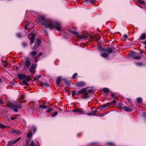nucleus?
<instances>
[{"label": "nucleus", "mask_w": 146, "mask_h": 146, "mask_svg": "<svg viewBox=\"0 0 146 146\" xmlns=\"http://www.w3.org/2000/svg\"><path fill=\"white\" fill-rule=\"evenodd\" d=\"M35 35L33 33L29 34L28 35L29 38L30 40L31 44H33L35 38Z\"/></svg>", "instance_id": "nucleus-6"}, {"label": "nucleus", "mask_w": 146, "mask_h": 146, "mask_svg": "<svg viewBox=\"0 0 146 146\" xmlns=\"http://www.w3.org/2000/svg\"><path fill=\"white\" fill-rule=\"evenodd\" d=\"M103 91L107 93L110 90L107 88H104L103 89Z\"/></svg>", "instance_id": "nucleus-27"}, {"label": "nucleus", "mask_w": 146, "mask_h": 146, "mask_svg": "<svg viewBox=\"0 0 146 146\" xmlns=\"http://www.w3.org/2000/svg\"><path fill=\"white\" fill-rule=\"evenodd\" d=\"M109 106V104L106 103L104 104L101 106V108H105Z\"/></svg>", "instance_id": "nucleus-25"}, {"label": "nucleus", "mask_w": 146, "mask_h": 146, "mask_svg": "<svg viewBox=\"0 0 146 146\" xmlns=\"http://www.w3.org/2000/svg\"><path fill=\"white\" fill-rule=\"evenodd\" d=\"M39 106L40 108H42L44 109H46L47 108V106L46 105H39Z\"/></svg>", "instance_id": "nucleus-20"}, {"label": "nucleus", "mask_w": 146, "mask_h": 146, "mask_svg": "<svg viewBox=\"0 0 146 146\" xmlns=\"http://www.w3.org/2000/svg\"><path fill=\"white\" fill-rule=\"evenodd\" d=\"M112 102L113 104H115L116 102V101L115 100H114Z\"/></svg>", "instance_id": "nucleus-54"}, {"label": "nucleus", "mask_w": 146, "mask_h": 146, "mask_svg": "<svg viewBox=\"0 0 146 146\" xmlns=\"http://www.w3.org/2000/svg\"><path fill=\"white\" fill-rule=\"evenodd\" d=\"M63 80L66 85H68L69 84L70 82H68L66 79L64 78L63 79Z\"/></svg>", "instance_id": "nucleus-30"}, {"label": "nucleus", "mask_w": 146, "mask_h": 146, "mask_svg": "<svg viewBox=\"0 0 146 146\" xmlns=\"http://www.w3.org/2000/svg\"><path fill=\"white\" fill-rule=\"evenodd\" d=\"M86 85V83L84 82L81 81L77 83L76 86L77 87H82Z\"/></svg>", "instance_id": "nucleus-10"}, {"label": "nucleus", "mask_w": 146, "mask_h": 146, "mask_svg": "<svg viewBox=\"0 0 146 146\" xmlns=\"http://www.w3.org/2000/svg\"><path fill=\"white\" fill-rule=\"evenodd\" d=\"M11 144H10L8 142V143L7 146H11Z\"/></svg>", "instance_id": "nucleus-55"}, {"label": "nucleus", "mask_w": 146, "mask_h": 146, "mask_svg": "<svg viewBox=\"0 0 146 146\" xmlns=\"http://www.w3.org/2000/svg\"><path fill=\"white\" fill-rule=\"evenodd\" d=\"M23 45L25 47L27 45V43H23Z\"/></svg>", "instance_id": "nucleus-49"}, {"label": "nucleus", "mask_w": 146, "mask_h": 146, "mask_svg": "<svg viewBox=\"0 0 146 146\" xmlns=\"http://www.w3.org/2000/svg\"><path fill=\"white\" fill-rule=\"evenodd\" d=\"M97 111L96 110H93L90 113H88L86 114L88 115H95Z\"/></svg>", "instance_id": "nucleus-13"}, {"label": "nucleus", "mask_w": 146, "mask_h": 146, "mask_svg": "<svg viewBox=\"0 0 146 146\" xmlns=\"http://www.w3.org/2000/svg\"><path fill=\"white\" fill-rule=\"evenodd\" d=\"M73 112L75 113H79L80 114H84L85 112L82 109L78 108L72 111Z\"/></svg>", "instance_id": "nucleus-7"}, {"label": "nucleus", "mask_w": 146, "mask_h": 146, "mask_svg": "<svg viewBox=\"0 0 146 146\" xmlns=\"http://www.w3.org/2000/svg\"><path fill=\"white\" fill-rule=\"evenodd\" d=\"M115 50V48L114 47H108L106 49H103L104 51H107L109 53H111Z\"/></svg>", "instance_id": "nucleus-8"}, {"label": "nucleus", "mask_w": 146, "mask_h": 146, "mask_svg": "<svg viewBox=\"0 0 146 146\" xmlns=\"http://www.w3.org/2000/svg\"><path fill=\"white\" fill-rule=\"evenodd\" d=\"M32 136V133L31 132H29L28 133L27 135V137L28 138H30Z\"/></svg>", "instance_id": "nucleus-33"}, {"label": "nucleus", "mask_w": 146, "mask_h": 146, "mask_svg": "<svg viewBox=\"0 0 146 146\" xmlns=\"http://www.w3.org/2000/svg\"><path fill=\"white\" fill-rule=\"evenodd\" d=\"M39 21L42 23V25H44L46 28H49L50 30L56 29L59 31L61 29L60 23L57 22L50 23L49 20L43 16H41L39 18Z\"/></svg>", "instance_id": "nucleus-1"}, {"label": "nucleus", "mask_w": 146, "mask_h": 146, "mask_svg": "<svg viewBox=\"0 0 146 146\" xmlns=\"http://www.w3.org/2000/svg\"><path fill=\"white\" fill-rule=\"evenodd\" d=\"M21 34L20 33H18L17 34V36L19 38H21Z\"/></svg>", "instance_id": "nucleus-42"}, {"label": "nucleus", "mask_w": 146, "mask_h": 146, "mask_svg": "<svg viewBox=\"0 0 146 146\" xmlns=\"http://www.w3.org/2000/svg\"><path fill=\"white\" fill-rule=\"evenodd\" d=\"M78 75V74L77 73H74L72 76V78L73 79H75L76 77Z\"/></svg>", "instance_id": "nucleus-34"}, {"label": "nucleus", "mask_w": 146, "mask_h": 146, "mask_svg": "<svg viewBox=\"0 0 146 146\" xmlns=\"http://www.w3.org/2000/svg\"><path fill=\"white\" fill-rule=\"evenodd\" d=\"M53 108H49L46 111V112L47 113H49L53 110Z\"/></svg>", "instance_id": "nucleus-39"}, {"label": "nucleus", "mask_w": 146, "mask_h": 146, "mask_svg": "<svg viewBox=\"0 0 146 146\" xmlns=\"http://www.w3.org/2000/svg\"><path fill=\"white\" fill-rule=\"evenodd\" d=\"M26 75L25 74H18L17 77L23 80L26 77Z\"/></svg>", "instance_id": "nucleus-15"}, {"label": "nucleus", "mask_w": 146, "mask_h": 146, "mask_svg": "<svg viewBox=\"0 0 146 146\" xmlns=\"http://www.w3.org/2000/svg\"><path fill=\"white\" fill-rule=\"evenodd\" d=\"M145 49L146 50V45H145Z\"/></svg>", "instance_id": "nucleus-63"}, {"label": "nucleus", "mask_w": 146, "mask_h": 146, "mask_svg": "<svg viewBox=\"0 0 146 146\" xmlns=\"http://www.w3.org/2000/svg\"><path fill=\"white\" fill-rule=\"evenodd\" d=\"M69 31L70 32L76 35L77 37L79 38H81V39L86 40L89 38H91L90 36L88 34L85 35L84 36H83L82 35H79L78 33L75 31H73L70 30H69Z\"/></svg>", "instance_id": "nucleus-4"}, {"label": "nucleus", "mask_w": 146, "mask_h": 146, "mask_svg": "<svg viewBox=\"0 0 146 146\" xmlns=\"http://www.w3.org/2000/svg\"><path fill=\"white\" fill-rule=\"evenodd\" d=\"M89 0H84V1L86 2H87Z\"/></svg>", "instance_id": "nucleus-61"}, {"label": "nucleus", "mask_w": 146, "mask_h": 146, "mask_svg": "<svg viewBox=\"0 0 146 146\" xmlns=\"http://www.w3.org/2000/svg\"><path fill=\"white\" fill-rule=\"evenodd\" d=\"M44 32L47 35H48V32L46 30H45V29H44Z\"/></svg>", "instance_id": "nucleus-46"}, {"label": "nucleus", "mask_w": 146, "mask_h": 146, "mask_svg": "<svg viewBox=\"0 0 146 146\" xmlns=\"http://www.w3.org/2000/svg\"><path fill=\"white\" fill-rule=\"evenodd\" d=\"M25 146H36L35 145L34 142L33 141H32L29 145V143L28 141H27L26 144Z\"/></svg>", "instance_id": "nucleus-17"}, {"label": "nucleus", "mask_w": 146, "mask_h": 146, "mask_svg": "<svg viewBox=\"0 0 146 146\" xmlns=\"http://www.w3.org/2000/svg\"><path fill=\"white\" fill-rule=\"evenodd\" d=\"M61 81V78L60 77H58L56 80V83L57 84H59Z\"/></svg>", "instance_id": "nucleus-19"}, {"label": "nucleus", "mask_w": 146, "mask_h": 146, "mask_svg": "<svg viewBox=\"0 0 146 146\" xmlns=\"http://www.w3.org/2000/svg\"><path fill=\"white\" fill-rule=\"evenodd\" d=\"M33 69H32L31 68H30L29 69L30 71L32 73H33L34 72V71L33 70Z\"/></svg>", "instance_id": "nucleus-45"}, {"label": "nucleus", "mask_w": 146, "mask_h": 146, "mask_svg": "<svg viewBox=\"0 0 146 146\" xmlns=\"http://www.w3.org/2000/svg\"><path fill=\"white\" fill-rule=\"evenodd\" d=\"M123 37L124 38H128L127 36L126 35H123Z\"/></svg>", "instance_id": "nucleus-47"}, {"label": "nucleus", "mask_w": 146, "mask_h": 146, "mask_svg": "<svg viewBox=\"0 0 146 146\" xmlns=\"http://www.w3.org/2000/svg\"><path fill=\"white\" fill-rule=\"evenodd\" d=\"M146 36L145 33H142L139 38V40H144L146 38Z\"/></svg>", "instance_id": "nucleus-16"}, {"label": "nucleus", "mask_w": 146, "mask_h": 146, "mask_svg": "<svg viewBox=\"0 0 146 146\" xmlns=\"http://www.w3.org/2000/svg\"><path fill=\"white\" fill-rule=\"evenodd\" d=\"M2 81V80L1 78H0V82H1Z\"/></svg>", "instance_id": "nucleus-62"}, {"label": "nucleus", "mask_w": 146, "mask_h": 146, "mask_svg": "<svg viewBox=\"0 0 146 146\" xmlns=\"http://www.w3.org/2000/svg\"><path fill=\"white\" fill-rule=\"evenodd\" d=\"M141 58V57L139 56H137L135 57H134L133 58V59H140Z\"/></svg>", "instance_id": "nucleus-35"}, {"label": "nucleus", "mask_w": 146, "mask_h": 146, "mask_svg": "<svg viewBox=\"0 0 146 146\" xmlns=\"http://www.w3.org/2000/svg\"><path fill=\"white\" fill-rule=\"evenodd\" d=\"M43 54V53L42 52H40L37 55V56L38 57L41 56Z\"/></svg>", "instance_id": "nucleus-44"}, {"label": "nucleus", "mask_w": 146, "mask_h": 146, "mask_svg": "<svg viewBox=\"0 0 146 146\" xmlns=\"http://www.w3.org/2000/svg\"><path fill=\"white\" fill-rule=\"evenodd\" d=\"M37 52L35 50H34L31 52V55L33 56H35L37 54Z\"/></svg>", "instance_id": "nucleus-31"}, {"label": "nucleus", "mask_w": 146, "mask_h": 146, "mask_svg": "<svg viewBox=\"0 0 146 146\" xmlns=\"http://www.w3.org/2000/svg\"><path fill=\"white\" fill-rule=\"evenodd\" d=\"M108 56V54L105 52L102 53L101 54V56L104 58L107 57Z\"/></svg>", "instance_id": "nucleus-22"}, {"label": "nucleus", "mask_w": 146, "mask_h": 146, "mask_svg": "<svg viewBox=\"0 0 146 146\" xmlns=\"http://www.w3.org/2000/svg\"><path fill=\"white\" fill-rule=\"evenodd\" d=\"M57 114H58V112L57 111H56L54 113H53V114H52L51 115V116L52 117H54V116H56V115H57Z\"/></svg>", "instance_id": "nucleus-40"}, {"label": "nucleus", "mask_w": 146, "mask_h": 146, "mask_svg": "<svg viewBox=\"0 0 146 146\" xmlns=\"http://www.w3.org/2000/svg\"><path fill=\"white\" fill-rule=\"evenodd\" d=\"M31 78L29 76H27L23 80V82L26 86H28V84L27 83L31 80Z\"/></svg>", "instance_id": "nucleus-9"}, {"label": "nucleus", "mask_w": 146, "mask_h": 146, "mask_svg": "<svg viewBox=\"0 0 146 146\" xmlns=\"http://www.w3.org/2000/svg\"><path fill=\"white\" fill-rule=\"evenodd\" d=\"M25 29H27V27L26 26V25H25Z\"/></svg>", "instance_id": "nucleus-57"}, {"label": "nucleus", "mask_w": 146, "mask_h": 146, "mask_svg": "<svg viewBox=\"0 0 146 146\" xmlns=\"http://www.w3.org/2000/svg\"><path fill=\"white\" fill-rule=\"evenodd\" d=\"M111 95L113 96V97H114V95L113 94H111Z\"/></svg>", "instance_id": "nucleus-60"}, {"label": "nucleus", "mask_w": 146, "mask_h": 146, "mask_svg": "<svg viewBox=\"0 0 146 146\" xmlns=\"http://www.w3.org/2000/svg\"><path fill=\"white\" fill-rule=\"evenodd\" d=\"M7 106L10 107L12 110H13L15 112L18 111V108L21 109L22 107V106L21 104L17 103H10Z\"/></svg>", "instance_id": "nucleus-3"}, {"label": "nucleus", "mask_w": 146, "mask_h": 146, "mask_svg": "<svg viewBox=\"0 0 146 146\" xmlns=\"http://www.w3.org/2000/svg\"><path fill=\"white\" fill-rule=\"evenodd\" d=\"M140 3L142 4L143 5H145V2L144 1H142L141 0H137Z\"/></svg>", "instance_id": "nucleus-32"}, {"label": "nucleus", "mask_w": 146, "mask_h": 146, "mask_svg": "<svg viewBox=\"0 0 146 146\" xmlns=\"http://www.w3.org/2000/svg\"><path fill=\"white\" fill-rule=\"evenodd\" d=\"M36 65L33 64L31 66L30 68L32 69H35L36 68Z\"/></svg>", "instance_id": "nucleus-38"}, {"label": "nucleus", "mask_w": 146, "mask_h": 146, "mask_svg": "<svg viewBox=\"0 0 146 146\" xmlns=\"http://www.w3.org/2000/svg\"><path fill=\"white\" fill-rule=\"evenodd\" d=\"M21 99H23L24 98V96L23 95H22L21 96Z\"/></svg>", "instance_id": "nucleus-51"}, {"label": "nucleus", "mask_w": 146, "mask_h": 146, "mask_svg": "<svg viewBox=\"0 0 146 146\" xmlns=\"http://www.w3.org/2000/svg\"><path fill=\"white\" fill-rule=\"evenodd\" d=\"M135 52H132L131 55H134L135 54Z\"/></svg>", "instance_id": "nucleus-52"}, {"label": "nucleus", "mask_w": 146, "mask_h": 146, "mask_svg": "<svg viewBox=\"0 0 146 146\" xmlns=\"http://www.w3.org/2000/svg\"><path fill=\"white\" fill-rule=\"evenodd\" d=\"M21 138L19 137L16 139H15L13 141H8V142L10 144H14L16 143L18 141L20 140Z\"/></svg>", "instance_id": "nucleus-12"}, {"label": "nucleus", "mask_w": 146, "mask_h": 146, "mask_svg": "<svg viewBox=\"0 0 146 146\" xmlns=\"http://www.w3.org/2000/svg\"><path fill=\"white\" fill-rule=\"evenodd\" d=\"M31 63L30 59L29 57H26L25 58V66L24 68H28L29 67L31 64Z\"/></svg>", "instance_id": "nucleus-5"}, {"label": "nucleus", "mask_w": 146, "mask_h": 146, "mask_svg": "<svg viewBox=\"0 0 146 146\" xmlns=\"http://www.w3.org/2000/svg\"><path fill=\"white\" fill-rule=\"evenodd\" d=\"M36 131V128L35 126H33V131L34 133H35Z\"/></svg>", "instance_id": "nucleus-29"}, {"label": "nucleus", "mask_w": 146, "mask_h": 146, "mask_svg": "<svg viewBox=\"0 0 146 146\" xmlns=\"http://www.w3.org/2000/svg\"><path fill=\"white\" fill-rule=\"evenodd\" d=\"M143 116L145 118H146V113H145L143 114Z\"/></svg>", "instance_id": "nucleus-50"}, {"label": "nucleus", "mask_w": 146, "mask_h": 146, "mask_svg": "<svg viewBox=\"0 0 146 146\" xmlns=\"http://www.w3.org/2000/svg\"><path fill=\"white\" fill-rule=\"evenodd\" d=\"M143 43L145 44H146V40Z\"/></svg>", "instance_id": "nucleus-56"}, {"label": "nucleus", "mask_w": 146, "mask_h": 146, "mask_svg": "<svg viewBox=\"0 0 146 146\" xmlns=\"http://www.w3.org/2000/svg\"><path fill=\"white\" fill-rule=\"evenodd\" d=\"M9 127L7 126L4 125L2 123H0V127L2 128H5L6 127Z\"/></svg>", "instance_id": "nucleus-24"}, {"label": "nucleus", "mask_w": 146, "mask_h": 146, "mask_svg": "<svg viewBox=\"0 0 146 146\" xmlns=\"http://www.w3.org/2000/svg\"><path fill=\"white\" fill-rule=\"evenodd\" d=\"M106 145L109 146H114V144L111 142H108L106 143Z\"/></svg>", "instance_id": "nucleus-21"}, {"label": "nucleus", "mask_w": 146, "mask_h": 146, "mask_svg": "<svg viewBox=\"0 0 146 146\" xmlns=\"http://www.w3.org/2000/svg\"><path fill=\"white\" fill-rule=\"evenodd\" d=\"M39 59V57H38V56H35V61L36 62H37Z\"/></svg>", "instance_id": "nucleus-37"}, {"label": "nucleus", "mask_w": 146, "mask_h": 146, "mask_svg": "<svg viewBox=\"0 0 146 146\" xmlns=\"http://www.w3.org/2000/svg\"><path fill=\"white\" fill-rule=\"evenodd\" d=\"M41 76L39 75L36 76L34 78V79L35 80H37L40 78Z\"/></svg>", "instance_id": "nucleus-26"}, {"label": "nucleus", "mask_w": 146, "mask_h": 146, "mask_svg": "<svg viewBox=\"0 0 146 146\" xmlns=\"http://www.w3.org/2000/svg\"><path fill=\"white\" fill-rule=\"evenodd\" d=\"M3 102L2 100L0 98V104H3Z\"/></svg>", "instance_id": "nucleus-53"}, {"label": "nucleus", "mask_w": 146, "mask_h": 146, "mask_svg": "<svg viewBox=\"0 0 146 146\" xmlns=\"http://www.w3.org/2000/svg\"><path fill=\"white\" fill-rule=\"evenodd\" d=\"M72 96H74L76 94V92L75 91H72Z\"/></svg>", "instance_id": "nucleus-41"}, {"label": "nucleus", "mask_w": 146, "mask_h": 146, "mask_svg": "<svg viewBox=\"0 0 146 146\" xmlns=\"http://www.w3.org/2000/svg\"><path fill=\"white\" fill-rule=\"evenodd\" d=\"M12 132L13 133H15L16 135H20L21 134V132L18 129L13 130L12 131Z\"/></svg>", "instance_id": "nucleus-14"}, {"label": "nucleus", "mask_w": 146, "mask_h": 146, "mask_svg": "<svg viewBox=\"0 0 146 146\" xmlns=\"http://www.w3.org/2000/svg\"><path fill=\"white\" fill-rule=\"evenodd\" d=\"M88 87L83 88L81 90L77 91L76 94L78 95L80 94H83V98H88L91 94L94 93L93 91L92 90H87Z\"/></svg>", "instance_id": "nucleus-2"}, {"label": "nucleus", "mask_w": 146, "mask_h": 146, "mask_svg": "<svg viewBox=\"0 0 146 146\" xmlns=\"http://www.w3.org/2000/svg\"><path fill=\"white\" fill-rule=\"evenodd\" d=\"M3 64L5 67H6V66H5V65H7L8 64L6 63L5 62L4 63H3Z\"/></svg>", "instance_id": "nucleus-48"}, {"label": "nucleus", "mask_w": 146, "mask_h": 146, "mask_svg": "<svg viewBox=\"0 0 146 146\" xmlns=\"http://www.w3.org/2000/svg\"><path fill=\"white\" fill-rule=\"evenodd\" d=\"M119 108L121 109H122L123 108L122 107H119Z\"/></svg>", "instance_id": "nucleus-59"}, {"label": "nucleus", "mask_w": 146, "mask_h": 146, "mask_svg": "<svg viewBox=\"0 0 146 146\" xmlns=\"http://www.w3.org/2000/svg\"><path fill=\"white\" fill-rule=\"evenodd\" d=\"M95 143H91V144H95Z\"/></svg>", "instance_id": "nucleus-64"}, {"label": "nucleus", "mask_w": 146, "mask_h": 146, "mask_svg": "<svg viewBox=\"0 0 146 146\" xmlns=\"http://www.w3.org/2000/svg\"><path fill=\"white\" fill-rule=\"evenodd\" d=\"M10 118L11 119V120H13L16 119L17 118V117H15V116H14L13 117H10Z\"/></svg>", "instance_id": "nucleus-43"}, {"label": "nucleus", "mask_w": 146, "mask_h": 146, "mask_svg": "<svg viewBox=\"0 0 146 146\" xmlns=\"http://www.w3.org/2000/svg\"><path fill=\"white\" fill-rule=\"evenodd\" d=\"M135 65L136 66H141L142 65V63H141H141L137 62L135 64Z\"/></svg>", "instance_id": "nucleus-36"}, {"label": "nucleus", "mask_w": 146, "mask_h": 146, "mask_svg": "<svg viewBox=\"0 0 146 146\" xmlns=\"http://www.w3.org/2000/svg\"><path fill=\"white\" fill-rule=\"evenodd\" d=\"M42 84L44 87H48L49 86V84L48 83L45 82L42 83Z\"/></svg>", "instance_id": "nucleus-28"}, {"label": "nucleus", "mask_w": 146, "mask_h": 146, "mask_svg": "<svg viewBox=\"0 0 146 146\" xmlns=\"http://www.w3.org/2000/svg\"><path fill=\"white\" fill-rule=\"evenodd\" d=\"M36 40V43L35 44L34 46V49H36V48L40 46L41 42V40L39 39H37Z\"/></svg>", "instance_id": "nucleus-11"}, {"label": "nucleus", "mask_w": 146, "mask_h": 146, "mask_svg": "<svg viewBox=\"0 0 146 146\" xmlns=\"http://www.w3.org/2000/svg\"><path fill=\"white\" fill-rule=\"evenodd\" d=\"M94 1V0H90V2H93Z\"/></svg>", "instance_id": "nucleus-58"}, {"label": "nucleus", "mask_w": 146, "mask_h": 146, "mask_svg": "<svg viewBox=\"0 0 146 146\" xmlns=\"http://www.w3.org/2000/svg\"><path fill=\"white\" fill-rule=\"evenodd\" d=\"M137 102L138 103H140L142 101V99L140 97L138 98H137Z\"/></svg>", "instance_id": "nucleus-23"}, {"label": "nucleus", "mask_w": 146, "mask_h": 146, "mask_svg": "<svg viewBox=\"0 0 146 146\" xmlns=\"http://www.w3.org/2000/svg\"><path fill=\"white\" fill-rule=\"evenodd\" d=\"M123 109L125 111L127 112L131 111H132L131 109L126 106L124 107Z\"/></svg>", "instance_id": "nucleus-18"}]
</instances>
